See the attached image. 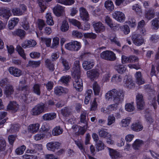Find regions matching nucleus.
Masks as SVG:
<instances>
[{"instance_id": "1", "label": "nucleus", "mask_w": 159, "mask_h": 159, "mask_svg": "<svg viewBox=\"0 0 159 159\" xmlns=\"http://www.w3.org/2000/svg\"><path fill=\"white\" fill-rule=\"evenodd\" d=\"M124 92L122 90L114 89L108 91L105 94V98L107 100L113 99L115 104L108 106L107 109L109 111H116L119 107V104L123 100L124 96Z\"/></svg>"}, {"instance_id": "2", "label": "nucleus", "mask_w": 159, "mask_h": 159, "mask_svg": "<svg viewBox=\"0 0 159 159\" xmlns=\"http://www.w3.org/2000/svg\"><path fill=\"white\" fill-rule=\"evenodd\" d=\"M72 71V75L75 78L73 82L74 87L76 90L81 91L83 89V86L82 80L80 78V66L79 61L76 60L74 61Z\"/></svg>"}, {"instance_id": "3", "label": "nucleus", "mask_w": 159, "mask_h": 159, "mask_svg": "<svg viewBox=\"0 0 159 159\" xmlns=\"http://www.w3.org/2000/svg\"><path fill=\"white\" fill-rule=\"evenodd\" d=\"M25 82V79L20 81L18 87L17 88V90L21 91V93L23 94V95L21 96L20 98L25 103H28L33 101V98L30 95L28 94L30 91L29 88L27 86H24Z\"/></svg>"}, {"instance_id": "4", "label": "nucleus", "mask_w": 159, "mask_h": 159, "mask_svg": "<svg viewBox=\"0 0 159 159\" xmlns=\"http://www.w3.org/2000/svg\"><path fill=\"white\" fill-rule=\"evenodd\" d=\"M48 107L45 104L41 103L35 106L32 109L31 113L33 115H38L46 111Z\"/></svg>"}, {"instance_id": "5", "label": "nucleus", "mask_w": 159, "mask_h": 159, "mask_svg": "<svg viewBox=\"0 0 159 159\" xmlns=\"http://www.w3.org/2000/svg\"><path fill=\"white\" fill-rule=\"evenodd\" d=\"M101 58L110 61H115L116 59V54L112 51L107 50L102 52L100 54Z\"/></svg>"}, {"instance_id": "6", "label": "nucleus", "mask_w": 159, "mask_h": 159, "mask_svg": "<svg viewBox=\"0 0 159 159\" xmlns=\"http://www.w3.org/2000/svg\"><path fill=\"white\" fill-rule=\"evenodd\" d=\"M69 21L70 23L77 26L79 29L83 30H87L90 28V25L88 23H86L84 27H83L81 25L80 23L75 19H69Z\"/></svg>"}, {"instance_id": "7", "label": "nucleus", "mask_w": 159, "mask_h": 159, "mask_svg": "<svg viewBox=\"0 0 159 159\" xmlns=\"http://www.w3.org/2000/svg\"><path fill=\"white\" fill-rule=\"evenodd\" d=\"M88 128V124L86 123V126H84L83 127L78 126L77 125H74L72 126L71 130L73 131L75 133H77V134H83L85 133L87 129Z\"/></svg>"}, {"instance_id": "8", "label": "nucleus", "mask_w": 159, "mask_h": 159, "mask_svg": "<svg viewBox=\"0 0 159 159\" xmlns=\"http://www.w3.org/2000/svg\"><path fill=\"white\" fill-rule=\"evenodd\" d=\"M112 16L114 19L120 22H124L125 19V14L120 11H115L112 14Z\"/></svg>"}, {"instance_id": "9", "label": "nucleus", "mask_w": 159, "mask_h": 159, "mask_svg": "<svg viewBox=\"0 0 159 159\" xmlns=\"http://www.w3.org/2000/svg\"><path fill=\"white\" fill-rule=\"evenodd\" d=\"M134 43L136 45L140 46L144 43V39L141 35L137 34H134L132 37Z\"/></svg>"}, {"instance_id": "10", "label": "nucleus", "mask_w": 159, "mask_h": 159, "mask_svg": "<svg viewBox=\"0 0 159 159\" xmlns=\"http://www.w3.org/2000/svg\"><path fill=\"white\" fill-rule=\"evenodd\" d=\"M100 74V70L97 69H94L87 72V77L93 80L97 79Z\"/></svg>"}, {"instance_id": "11", "label": "nucleus", "mask_w": 159, "mask_h": 159, "mask_svg": "<svg viewBox=\"0 0 159 159\" xmlns=\"http://www.w3.org/2000/svg\"><path fill=\"white\" fill-rule=\"evenodd\" d=\"M60 145L61 144L59 143L53 141L48 143L46 144V147L48 150L54 152L59 148Z\"/></svg>"}, {"instance_id": "12", "label": "nucleus", "mask_w": 159, "mask_h": 159, "mask_svg": "<svg viewBox=\"0 0 159 159\" xmlns=\"http://www.w3.org/2000/svg\"><path fill=\"white\" fill-rule=\"evenodd\" d=\"M93 26L95 31L97 33L103 32L105 30V26L100 21L93 22Z\"/></svg>"}, {"instance_id": "13", "label": "nucleus", "mask_w": 159, "mask_h": 159, "mask_svg": "<svg viewBox=\"0 0 159 159\" xmlns=\"http://www.w3.org/2000/svg\"><path fill=\"white\" fill-rule=\"evenodd\" d=\"M11 16V14L9 9L5 7H0V16L4 19L7 20Z\"/></svg>"}, {"instance_id": "14", "label": "nucleus", "mask_w": 159, "mask_h": 159, "mask_svg": "<svg viewBox=\"0 0 159 159\" xmlns=\"http://www.w3.org/2000/svg\"><path fill=\"white\" fill-rule=\"evenodd\" d=\"M123 85L125 87L132 89L134 87V84L131 77L126 76L124 80Z\"/></svg>"}, {"instance_id": "15", "label": "nucleus", "mask_w": 159, "mask_h": 159, "mask_svg": "<svg viewBox=\"0 0 159 159\" xmlns=\"http://www.w3.org/2000/svg\"><path fill=\"white\" fill-rule=\"evenodd\" d=\"M123 85L125 87L132 89L134 87V84L131 77L126 76L124 80Z\"/></svg>"}, {"instance_id": "16", "label": "nucleus", "mask_w": 159, "mask_h": 159, "mask_svg": "<svg viewBox=\"0 0 159 159\" xmlns=\"http://www.w3.org/2000/svg\"><path fill=\"white\" fill-rule=\"evenodd\" d=\"M80 15L81 18L83 21H88L89 20V16L88 12L83 7H81L79 8Z\"/></svg>"}, {"instance_id": "17", "label": "nucleus", "mask_w": 159, "mask_h": 159, "mask_svg": "<svg viewBox=\"0 0 159 159\" xmlns=\"http://www.w3.org/2000/svg\"><path fill=\"white\" fill-rule=\"evenodd\" d=\"M18 104L15 101H11L7 106V110L12 112H16L19 108Z\"/></svg>"}, {"instance_id": "18", "label": "nucleus", "mask_w": 159, "mask_h": 159, "mask_svg": "<svg viewBox=\"0 0 159 159\" xmlns=\"http://www.w3.org/2000/svg\"><path fill=\"white\" fill-rule=\"evenodd\" d=\"M136 102L137 106L138 109L142 110L143 109L144 106V102L142 95L138 93L136 96Z\"/></svg>"}, {"instance_id": "19", "label": "nucleus", "mask_w": 159, "mask_h": 159, "mask_svg": "<svg viewBox=\"0 0 159 159\" xmlns=\"http://www.w3.org/2000/svg\"><path fill=\"white\" fill-rule=\"evenodd\" d=\"M94 61L93 60H89L83 62L82 66L84 70H87L92 69L94 66Z\"/></svg>"}, {"instance_id": "20", "label": "nucleus", "mask_w": 159, "mask_h": 159, "mask_svg": "<svg viewBox=\"0 0 159 159\" xmlns=\"http://www.w3.org/2000/svg\"><path fill=\"white\" fill-rule=\"evenodd\" d=\"M8 71L10 73L15 77L20 76L22 73V71L20 69L16 67H11L9 68Z\"/></svg>"}, {"instance_id": "21", "label": "nucleus", "mask_w": 159, "mask_h": 159, "mask_svg": "<svg viewBox=\"0 0 159 159\" xmlns=\"http://www.w3.org/2000/svg\"><path fill=\"white\" fill-rule=\"evenodd\" d=\"M93 88L94 94L96 96L102 95V90L97 82H95L93 85Z\"/></svg>"}, {"instance_id": "22", "label": "nucleus", "mask_w": 159, "mask_h": 159, "mask_svg": "<svg viewBox=\"0 0 159 159\" xmlns=\"http://www.w3.org/2000/svg\"><path fill=\"white\" fill-rule=\"evenodd\" d=\"M64 8L60 5H57L53 9L54 13L57 16H60L64 11Z\"/></svg>"}, {"instance_id": "23", "label": "nucleus", "mask_w": 159, "mask_h": 159, "mask_svg": "<svg viewBox=\"0 0 159 159\" xmlns=\"http://www.w3.org/2000/svg\"><path fill=\"white\" fill-rule=\"evenodd\" d=\"M39 127L40 125L39 124H33L29 125L28 127V130L30 133L34 134L38 131Z\"/></svg>"}, {"instance_id": "24", "label": "nucleus", "mask_w": 159, "mask_h": 159, "mask_svg": "<svg viewBox=\"0 0 159 159\" xmlns=\"http://www.w3.org/2000/svg\"><path fill=\"white\" fill-rule=\"evenodd\" d=\"M54 93L56 95H60L63 93H65L68 92V89L66 88L62 87H57L54 88Z\"/></svg>"}, {"instance_id": "25", "label": "nucleus", "mask_w": 159, "mask_h": 159, "mask_svg": "<svg viewBox=\"0 0 159 159\" xmlns=\"http://www.w3.org/2000/svg\"><path fill=\"white\" fill-rule=\"evenodd\" d=\"M104 7L107 10L110 12H112L114 8V5L112 1L108 0L104 3Z\"/></svg>"}, {"instance_id": "26", "label": "nucleus", "mask_w": 159, "mask_h": 159, "mask_svg": "<svg viewBox=\"0 0 159 159\" xmlns=\"http://www.w3.org/2000/svg\"><path fill=\"white\" fill-rule=\"evenodd\" d=\"M135 77L136 79V82L139 84H142L144 83L145 81L143 78L141 72L140 71L136 72L135 74Z\"/></svg>"}, {"instance_id": "27", "label": "nucleus", "mask_w": 159, "mask_h": 159, "mask_svg": "<svg viewBox=\"0 0 159 159\" xmlns=\"http://www.w3.org/2000/svg\"><path fill=\"white\" fill-rule=\"evenodd\" d=\"M99 100V98H94L93 101H91L90 103V110L91 111H95L97 109Z\"/></svg>"}, {"instance_id": "28", "label": "nucleus", "mask_w": 159, "mask_h": 159, "mask_svg": "<svg viewBox=\"0 0 159 159\" xmlns=\"http://www.w3.org/2000/svg\"><path fill=\"white\" fill-rule=\"evenodd\" d=\"M56 116V114L54 113H49L44 114L42 117L44 120H50L55 118Z\"/></svg>"}, {"instance_id": "29", "label": "nucleus", "mask_w": 159, "mask_h": 159, "mask_svg": "<svg viewBox=\"0 0 159 159\" xmlns=\"http://www.w3.org/2000/svg\"><path fill=\"white\" fill-rule=\"evenodd\" d=\"M131 128L134 131H139L142 130L143 126L139 122H135L132 124Z\"/></svg>"}, {"instance_id": "30", "label": "nucleus", "mask_w": 159, "mask_h": 159, "mask_svg": "<svg viewBox=\"0 0 159 159\" xmlns=\"http://www.w3.org/2000/svg\"><path fill=\"white\" fill-rule=\"evenodd\" d=\"M132 9L135 11L137 14L140 16H142V11L141 6L138 4H135L132 6Z\"/></svg>"}, {"instance_id": "31", "label": "nucleus", "mask_w": 159, "mask_h": 159, "mask_svg": "<svg viewBox=\"0 0 159 159\" xmlns=\"http://www.w3.org/2000/svg\"><path fill=\"white\" fill-rule=\"evenodd\" d=\"M50 129L48 125L46 123L43 124L41 126V129L44 132V134H45V135H46V138L51 136V131L49 130Z\"/></svg>"}, {"instance_id": "32", "label": "nucleus", "mask_w": 159, "mask_h": 159, "mask_svg": "<svg viewBox=\"0 0 159 159\" xmlns=\"http://www.w3.org/2000/svg\"><path fill=\"white\" fill-rule=\"evenodd\" d=\"M4 93L7 97H9L14 92V89L12 86L11 85H8L6 87L4 90Z\"/></svg>"}, {"instance_id": "33", "label": "nucleus", "mask_w": 159, "mask_h": 159, "mask_svg": "<svg viewBox=\"0 0 159 159\" xmlns=\"http://www.w3.org/2000/svg\"><path fill=\"white\" fill-rule=\"evenodd\" d=\"M109 154L112 158H117L119 157L120 154L119 152L115 150L108 148Z\"/></svg>"}, {"instance_id": "34", "label": "nucleus", "mask_w": 159, "mask_h": 159, "mask_svg": "<svg viewBox=\"0 0 159 159\" xmlns=\"http://www.w3.org/2000/svg\"><path fill=\"white\" fill-rule=\"evenodd\" d=\"M19 19L17 18H12L8 22V27L10 29H13L18 23Z\"/></svg>"}, {"instance_id": "35", "label": "nucleus", "mask_w": 159, "mask_h": 159, "mask_svg": "<svg viewBox=\"0 0 159 159\" xmlns=\"http://www.w3.org/2000/svg\"><path fill=\"white\" fill-rule=\"evenodd\" d=\"M131 120V119L129 117H127L123 119L120 123V126L122 127H127L130 124Z\"/></svg>"}, {"instance_id": "36", "label": "nucleus", "mask_w": 159, "mask_h": 159, "mask_svg": "<svg viewBox=\"0 0 159 159\" xmlns=\"http://www.w3.org/2000/svg\"><path fill=\"white\" fill-rule=\"evenodd\" d=\"M46 23L48 25L50 26H52L54 25V22L51 13L49 12L47 13L46 15Z\"/></svg>"}, {"instance_id": "37", "label": "nucleus", "mask_w": 159, "mask_h": 159, "mask_svg": "<svg viewBox=\"0 0 159 159\" xmlns=\"http://www.w3.org/2000/svg\"><path fill=\"white\" fill-rule=\"evenodd\" d=\"M63 132V129L59 126L55 127L52 131V133L53 136H58L61 134Z\"/></svg>"}, {"instance_id": "38", "label": "nucleus", "mask_w": 159, "mask_h": 159, "mask_svg": "<svg viewBox=\"0 0 159 159\" xmlns=\"http://www.w3.org/2000/svg\"><path fill=\"white\" fill-rule=\"evenodd\" d=\"M13 34L14 35L19 36L21 39L24 38L26 34L24 30L20 29L16 30L13 32Z\"/></svg>"}, {"instance_id": "39", "label": "nucleus", "mask_w": 159, "mask_h": 159, "mask_svg": "<svg viewBox=\"0 0 159 159\" xmlns=\"http://www.w3.org/2000/svg\"><path fill=\"white\" fill-rule=\"evenodd\" d=\"M143 144V142L142 140L136 139L133 143V147L135 150H138Z\"/></svg>"}, {"instance_id": "40", "label": "nucleus", "mask_w": 159, "mask_h": 159, "mask_svg": "<svg viewBox=\"0 0 159 159\" xmlns=\"http://www.w3.org/2000/svg\"><path fill=\"white\" fill-rule=\"evenodd\" d=\"M7 114V113L5 111H1L0 112V120L3 119L2 121H0V128L2 127L6 121V119H4Z\"/></svg>"}, {"instance_id": "41", "label": "nucleus", "mask_w": 159, "mask_h": 159, "mask_svg": "<svg viewBox=\"0 0 159 159\" xmlns=\"http://www.w3.org/2000/svg\"><path fill=\"white\" fill-rule=\"evenodd\" d=\"M115 68L119 73L121 74L125 72L126 70V67L122 65H116Z\"/></svg>"}, {"instance_id": "42", "label": "nucleus", "mask_w": 159, "mask_h": 159, "mask_svg": "<svg viewBox=\"0 0 159 159\" xmlns=\"http://www.w3.org/2000/svg\"><path fill=\"white\" fill-rule=\"evenodd\" d=\"M93 92L91 89H88L86 91L85 98L84 100V103L85 104H88L91 95L92 94Z\"/></svg>"}, {"instance_id": "43", "label": "nucleus", "mask_w": 159, "mask_h": 159, "mask_svg": "<svg viewBox=\"0 0 159 159\" xmlns=\"http://www.w3.org/2000/svg\"><path fill=\"white\" fill-rule=\"evenodd\" d=\"M111 81L114 83L120 84L122 81V79L121 77L119 75H115L112 77Z\"/></svg>"}, {"instance_id": "44", "label": "nucleus", "mask_w": 159, "mask_h": 159, "mask_svg": "<svg viewBox=\"0 0 159 159\" xmlns=\"http://www.w3.org/2000/svg\"><path fill=\"white\" fill-rule=\"evenodd\" d=\"M155 13L153 10H149L146 11L145 13V17L148 20H150L154 17Z\"/></svg>"}, {"instance_id": "45", "label": "nucleus", "mask_w": 159, "mask_h": 159, "mask_svg": "<svg viewBox=\"0 0 159 159\" xmlns=\"http://www.w3.org/2000/svg\"><path fill=\"white\" fill-rule=\"evenodd\" d=\"M57 2L65 5L70 6L75 2L74 0H57Z\"/></svg>"}, {"instance_id": "46", "label": "nucleus", "mask_w": 159, "mask_h": 159, "mask_svg": "<svg viewBox=\"0 0 159 159\" xmlns=\"http://www.w3.org/2000/svg\"><path fill=\"white\" fill-rule=\"evenodd\" d=\"M59 43V39L57 37H54L52 39V43L51 47L55 48L57 47Z\"/></svg>"}, {"instance_id": "47", "label": "nucleus", "mask_w": 159, "mask_h": 159, "mask_svg": "<svg viewBox=\"0 0 159 159\" xmlns=\"http://www.w3.org/2000/svg\"><path fill=\"white\" fill-rule=\"evenodd\" d=\"M69 29V25L67 21L66 20L63 21L60 27L61 31L63 32H66Z\"/></svg>"}, {"instance_id": "48", "label": "nucleus", "mask_w": 159, "mask_h": 159, "mask_svg": "<svg viewBox=\"0 0 159 159\" xmlns=\"http://www.w3.org/2000/svg\"><path fill=\"white\" fill-rule=\"evenodd\" d=\"M129 3L128 0H116L115 4L116 6L124 7Z\"/></svg>"}, {"instance_id": "49", "label": "nucleus", "mask_w": 159, "mask_h": 159, "mask_svg": "<svg viewBox=\"0 0 159 159\" xmlns=\"http://www.w3.org/2000/svg\"><path fill=\"white\" fill-rule=\"evenodd\" d=\"M40 39L42 43H45L46 46L49 47L51 46L52 39L49 38L41 37Z\"/></svg>"}, {"instance_id": "50", "label": "nucleus", "mask_w": 159, "mask_h": 159, "mask_svg": "<svg viewBox=\"0 0 159 159\" xmlns=\"http://www.w3.org/2000/svg\"><path fill=\"white\" fill-rule=\"evenodd\" d=\"M121 31L125 34H127L130 32V30L129 26L127 25H124L120 27Z\"/></svg>"}, {"instance_id": "51", "label": "nucleus", "mask_w": 159, "mask_h": 159, "mask_svg": "<svg viewBox=\"0 0 159 159\" xmlns=\"http://www.w3.org/2000/svg\"><path fill=\"white\" fill-rule=\"evenodd\" d=\"M41 63L40 61H29L28 64V66L32 67H38Z\"/></svg>"}, {"instance_id": "52", "label": "nucleus", "mask_w": 159, "mask_h": 159, "mask_svg": "<svg viewBox=\"0 0 159 159\" xmlns=\"http://www.w3.org/2000/svg\"><path fill=\"white\" fill-rule=\"evenodd\" d=\"M116 121V119L113 114L109 115L107 118V125H110L114 124Z\"/></svg>"}, {"instance_id": "53", "label": "nucleus", "mask_w": 159, "mask_h": 159, "mask_svg": "<svg viewBox=\"0 0 159 159\" xmlns=\"http://www.w3.org/2000/svg\"><path fill=\"white\" fill-rule=\"evenodd\" d=\"M16 50L18 52L20 55L24 59H25L26 57L25 53L24 50L23 48L19 45L17 46Z\"/></svg>"}, {"instance_id": "54", "label": "nucleus", "mask_w": 159, "mask_h": 159, "mask_svg": "<svg viewBox=\"0 0 159 159\" xmlns=\"http://www.w3.org/2000/svg\"><path fill=\"white\" fill-rule=\"evenodd\" d=\"M74 51H78L81 48V45L80 43L76 41H73Z\"/></svg>"}, {"instance_id": "55", "label": "nucleus", "mask_w": 159, "mask_h": 159, "mask_svg": "<svg viewBox=\"0 0 159 159\" xmlns=\"http://www.w3.org/2000/svg\"><path fill=\"white\" fill-rule=\"evenodd\" d=\"M38 4L40 8L41 12H44L47 8L46 3L43 0H40L38 1Z\"/></svg>"}, {"instance_id": "56", "label": "nucleus", "mask_w": 159, "mask_h": 159, "mask_svg": "<svg viewBox=\"0 0 159 159\" xmlns=\"http://www.w3.org/2000/svg\"><path fill=\"white\" fill-rule=\"evenodd\" d=\"M60 61H61L62 62L65 70H68L70 68L68 62L66 60L62 57H61L60 59Z\"/></svg>"}, {"instance_id": "57", "label": "nucleus", "mask_w": 159, "mask_h": 159, "mask_svg": "<svg viewBox=\"0 0 159 159\" xmlns=\"http://www.w3.org/2000/svg\"><path fill=\"white\" fill-rule=\"evenodd\" d=\"M127 23L131 27H134L136 26V23L135 19L132 17L129 18L128 20L127 21Z\"/></svg>"}, {"instance_id": "58", "label": "nucleus", "mask_w": 159, "mask_h": 159, "mask_svg": "<svg viewBox=\"0 0 159 159\" xmlns=\"http://www.w3.org/2000/svg\"><path fill=\"white\" fill-rule=\"evenodd\" d=\"M40 85L38 84H35L33 87V91L34 93L38 95L40 94Z\"/></svg>"}, {"instance_id": "59", "label": "nucleus", "mask_w": 159, "mask_h": 159, "mask_svg": "<svg viewBox=\"0 0 159 159\" xmlns=\"http://www.w3.org/2000/svg\"><path fill=\"white\" fill-rule=\"evenodd\" d=\"M98 132L99 135L101 137L105 138L108 137L109 136H110V134L104 129L99 130Z\"/></svg>"}, {"instance_id": "60", "label": "nucleus", "mask_w": 159, "mask_h": 159, "mask_svg": "<svg viewBox=\"0 0 159 159\" xmlns=\"http://www.w3.org/2000/svg\"><path fill=\"white\" fill-rule=\"evenodd\" d=\"M25 148V146L24 145L21 146L16 149L15 151L17 155H22L23 153Z\"/></svg>"}, {"instance_id": "61", "label": "nucleus", "mask_w": 159, "mask_h": 159, "mask_svg": "<svg viewBox=\"0 0 159 159\" xmlns=\"http://www.w3.org/2000/svg\"><path fill=\"white\" fill-rule=\"evenodd\" d=\"M45 63L47 67L50 70L52 71L54 70V66L52 63L51 62L49 59H47L45 61Z\"/></svg>"}, {"instance_id": "62", "label": "nucleus", "mask_w": 159, "mask_h": 159, "mask_svg": "<svg viewBox=\"0 0 159 159\" xmlns=\"http://www.w3.org/2000/svg\"><path fill=\"white\" fill-rule=\"evenodd\" d=\"M159 22L157 19H155L151 21L152 27L153 29L157 30L159 28Z\"/></svg>"}, {"instance_id": "63", "label": "nucleus", "mask_w": 159, "mask_h": 159, "mask_svg": "<svg viewBox=\"0 0 159 159\" xmlns=\"http://www.w3.org/2000/svg\"><path fill=\"white\" fill-rule=\"evenodd\" d=\"M105 22L111 28H112L114 27V25L112 23V20L110 17L107 16L105 18Z\"/></svg>"}, {"instance_id": "64", "label": "nucleus", "mask_w": 159, "mask_h": 159, "mask_svg": "<svg viewBox=\"0 0 159 159\" xmlns=\"http://www.w3.org/2000/svg\"><path fill=\"white\" fill-rule=\"evenodd\" d=\"M105 147L104 143L101 141H99L96 143V148L98 151L103 150Z\"/></svg>"}]
</instances>
